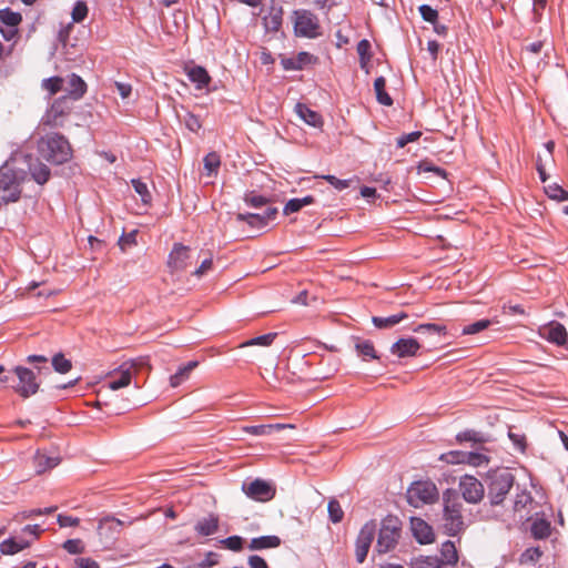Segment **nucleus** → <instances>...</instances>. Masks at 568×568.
Wrapping results in <instances>:
<instances>
[{
    "instance_id": "nucleus-13",
    "label": "nucleus",
    "mask_w": 568,
    "mask_h": 568,
    "mask_svg": "<svg viewBox=\"0 0 568 568\" xmlns=\"http://www.w3.org/2000/svg\"><path fill=\"white\" fill-rule=\"evenodd\" d=\"M122 526L123 523L120 519L105 516L99 520L98 534L106 545H112L118 539Z\"/></svg>"
},
{
    "instance_id": "nucleus-25",
    "label": "nucleus",
    "mask_w": 568,
    "mask_h": 568,
    "mask_svg": "<svg viewBox=\"0 0 568 568\" xmlns=\"http://www.w3.org/2000/svg\"><path fill=\"white\" fill-rule=\"evenodd\" d=\"M220 519L215 514H209V516L201 518L196 521L194 530L200 536H211L219 529Z\"/></svg>"
},
{
    "instance_id": "nucleus-48",
    "label": "nucleus",
    "mask_w": 568,
    "mask_h": 568,
    "mask_svg": "<svg viewBox=\"0 0 568 568\" xmlns=\"http://www.w3.org/2000/svg\"><path fill=\"white\" fill-rule=\"evenodd\" d=\"M62 85H63V79L58 75L47 78L42 81V88L45 89L50 95H54L59 91H61Z\"/></svg>"
},
{
    "instance_id": "nucleus-10",
    "label": "nucleus",
    "mask_w": 568,
    "mask_h": 568,
    "mask_svg": "<svg viewBox=\"0 0 568 568\" xmlns=\"http://www.w3.org/2000/svg\"><path fill=\"white\" fill-rule=\"evenodd\" d=\"M73 100L67 94L57 98L43 116V123L55 128L62 124V118L70 113Z\"/></svg>"
},
{
    "instance_id": "nucleus-31",
    "label": "nucleus",
    "mask_w": 568,
    "mask_h": 568,
    "mask_svg": "<svg viewBox=\"0 0 568 568\" xmlns=\"http://www.w3.org/2000/svg\"><path fill=\"white\" fill-rule=\"evenodd\" d=\"M407 317V313L399 312L389 316H373L372 322L376 328L385 329L395 326Z\"/></svg>"
},
{
    "instance_id": "nucleus-58",
    "label": "nucleus",
    "mask_w": 568,
    "mask_h": 568,
    "mask_svg": "<svg viewBox=\"0 0 568 568\" xmlns=\"http://www.w3.org/2000/svg\"><path fill=\"white\" fill-rule=\"evenodd\" d=\"M420 136H422L420 131H413L410 133L402 134L396 140V146L398 149H402V148L406 146L408 143L417 141Z\"/></svg>"
},
{
    "instance_id": "nucleus-61",
    "label": "nucleus",
    "mask_w": 568,
    "mask_h": 568,
    "mask_svg": "<svg viewBox=\"0 0 568 568\" xmlns=\"http://www.w3.org/2000/svg\"><path fill=\"white\" fill-rule=\"evenodd\" d=\"M136 234L138 231H131L129 233H123L119 240V245L122 251L125 250V245H135L136 244Z\"/></svg>"
},
{
    "instance_id": "nucleus-36",
    "label": "nucleus",
    "mask_w": 568,
    "mask_h": 568,
    "mask_svg": "<svg viewBox=\"0 0 568 568\" xmlns=\"http://www.w3.org/2000/svg\"><path fill=\"white\" fill-rule=\"evenodd\" d=\"M244 202L251 207H262L268 204L270 199L265 195L258 194L256 191H248L244 194Z\"/></svg>"
},
{
    "instance_id": "nucleus-60",
    "label": "nucleus",
    "mask_w": 568,
    "mask_h": 568,
    "mask_svg": "<svg viewBox=\"0 0 568 568\" xmlns=\"http://www.w3.org/2000/svg\"><path fill=\"white\" fill-rule=\"evenodd\" d=\"M534 21L539 22L542 18L544 10L547 6V0H531Z\"/></svg>"
},
{
    "instance_id": "nucleus-37",
    "label": "nucleus",
    "mask_w": 568,
    "mask_h": 568,
    "mask_svg": "<svg viewBox=\"0 0 568 568\" xmlns=\"http://www.w3.org/2000/svg\"><path fill=\"white\" fill-rule=\"evenodd\" d=\"M203 165L207 175L216 174L221 165L220 155L216 152L207 153L203 159Z\"/></svg>"
},
{
    "instance_id": "nucleus-47",
    "label": "nucleus",
    "mask_w": 568,
    "mask_h": 568,
    "mask_svg": "<svg viewBox=\"0 0 568 568\" xmlns=\"http://www.w3.org/2000/svg\"><path fill=\"white\" fill-rule=\"evenodd\" d=\"M491 322L487 318L476 321L471 324L465 325L462 329V335H474L490 326Z\"/></svg>"
},
{
    "instance_id": "nucleus-29",
    "label": "nucleus",
    "mask_w": 568,
    "mask_h": 568,
    "mask_svg": "<svg viewBox=\"0 0 568 568\" xmlns=\"http://www.w3.org/2000/svg\"><path fill=\"white\" fill-rule=\"evenodd\" d=\"M189 80L195 84L196 89L202 90L211 83V77L207 70L202 65H194L186 72Z\"/></svg>"
},
{
    "instance_id": "nucleus-24",
    "label": "nucleus",
    "mask_w": 568,
    "mask_h": 568,
    "mask_svg": "<svg viewBox=\"0 0 568 568\" xmlns=\"http://www.w3.org/2000/svg\"><path fill=\"white\" fill-rule=\"evenodd\" d=\"M28 169L32 180L40 185L45 184L51 176L50 169L44 163L40 162L38 159L33 160L31 156L28 164Z\"/></svg>"
},
{
    "instance_id": "nucleus-33",
    "label": "nucleus",
    "mask_w": 568,
    "mask_h": 568,
    "mask_svg": "<svg viewBox=\"0 0 568 568\" xmlns=\"http://www.w3.org/2000/svg\"><path fill=\"white\" fill-rule=\"evenodd\" d=\"M531 535L535 539H546L551 532L550 523L547 519H536L530 527Z\"/></svg>"
},
{
    "instance_id": "nucleus-5",
    "label": "nucleus",
    "mask_w": 568,
    "mask_h": 568,
    "mask_svg": "<svg viewBox=\"0 0 568 568\" xmlns=\"http://www.w3.org/2000/svg\"><path fill=\"white\" fill-rule=\"evenodd\" d=\"M24 172L17 171L13 168L3 165L0 168V191L1 202L4 204L14 203L21 197V183L24 180Z\"/></svg>"
},
{
    "instance_id": "nucleus-9",
    "label": "nucleus",
    "mask_w": 568,
    "mask_h": 568,
    "mask_svg": "<svg viewBox=\"0 0 568 568\" xmlns=\"http://www.w3.org/2000/svg\"><path fill=\"white\" fill-rule=\"evenodd\" d=\"M192 250L182 243H174L168 255L166 266L171 274L181 273L192 264Z\"/></svg>"
},
{
    "instance_id": "nucleus-6",
    "label": "nucleus",
    "mask_w": 568,
    "mask_h": 568,
    "mask_svg": "<svg viewBox=\"0 0 568 568\" xmlns=\"http://www.w3.org/2000/svg\"><path fill=\"white\" fill-rule=\"evenodd\" d=\"M294 34L300 38L316 39L321 32V22L315 13L307 9H296L292 12Z\"/></svg>"
},
{
    "instance_id": "nucleus-55",
    "label": "nucleus",
    "mask_w": 568,
    "mask_h": 568,
    "mask_svg": "<svg viewBox=\"0 0 568 568\" xmlns=\"http://www.w3.org/2000/svg\"><path fill=\"white\" fill-rule=\"evenodd\" d=\"M418 11L426 22L436 23L438 20V11L429 4L419 6Z\"/></svg>"
},
{
    "instance_id": "nucleus-38",
    "label": "nucleus",
    "mask_w": 568,
    "mask_h": 568,
    "mask_svg": "<svg viewBox=\"0 0 568 568\" xmlns=\"http://www.w3.org/2000/svg\"><path fill=\"white\" fill-rule=\"evenodd\" d=\"M545 193L551 200H555L558 202L568 201V192L566 190H564L562 186H560L557 183H551V184L545 186Z\"/></svg>"
},
{
    "instance_id": "nucleus-49",
    "label": "nucleus",
    "mask_w": 568,
    "mask_h": 568,
    "mask_svg": "<svg viewBox=\"0 0 568 568\" xmlns=\"http://www.w3.org/2000/svg\"><path fill=\"white\" fill-rule=\"evenodd\" d=\"M417 568H445L438 556H422L416 561Z\"/></svg>"
},
{
    "instance_id": "nucleus-15",
    "label": "nucleus",
    "mask_w": 568,
    "mask_h": 568,
    "mask_svg": "<svg viewBox=\"0 0 568 568\" xmlns=\"http://www.w3.org/2000/svg\"><path fill=\"white\" fill-rule=\"evenodd\" d=\"M278 214V210L275 206H267L266 210L260 213H239L237 221L246 222L251 227L262 229L265 227L270 222L274 221Z\"/></svg>"
},
{
    "instance_id": "nucleus-54",
    "label": "nucleus",
    "mask_w": 568,
    "mask_h": 568,
    "mask_svg": "<svg viewBox=\"0 0 568 568\" xmlns=\"http://www.w3.org/2000/svg\"><path fill=\"white\" fill-rule=\"evenodd\" d=\"M88 16V6L84 1L79 0L74 3L72 9V20L74 22H82Z\"/></svg>"
},
{
    "instance_id": "nucleus-45",
    "label": "nucleus",
    "mask_w": 568,
    "mask_h": 568,
    "mask_svg": "<svg viewBox=\"0 0 568 568\" xmlns=\"http://www.w3.org/2000/svg\"><path fill=\"white\" fill-rule=\"evenodd\" d=\"M276 336H277V333H267L264 335L253 337V338L244 342L241 346L242 347H245V346H270V345H272V343L274 342Z\"/></svg>"
},
{
    "instance_id": "nucleus-46",
    "label": "nucleus",
    "mask_w": 568,
    "mask_h": 568,
    "mask_svg": "<svg viewBox=\"0 0 568 568\" xmlns=\"http://www.w3.org/2000/svg\"><path fill=\"white\" fill-rule=\"evenodd\" d=\"M220 544L229 550L239 552L243 550L244 538L239 535H233L220 540Z\"/></svg>"
},
{
    "instance_id": "nucleus-17",
    "label": "nucleus",
    "mask_w": 568,
    "mask_h": 568,
    "mask_svg": "<svg viewBox=\"0 0 568 568\" xmlns=\"http://www.w3.org/2000/svg\"><path fill=\"white\" fill-rule=\"evenodd\" d=\"M135 366L134 362H124L119 366V368L114 369L109 377V387L112 390H118L120 388L126 387L130 385L132 379V369Z\"/></svg>"
},
{
    "instance_id": "nucleus-2",
    "label": "nucleus",
    "mask_w": 568,
    "mask_h": 568,
    "mask_svg": "<svg viewBox=\"0 0 568 568\" xmlns=\"http://www.w3.org/2000/svg\"><path fill=\"white\" fill-rule=\"evenodd\" d=\"M514 483L515 476L507 469L489 471L487 475V497L490 505H501Z\"/></svg>"
},
{
    "instance_id": "nucleus-23",
    "label": "nucleus",
    "mask_w": 568,
    "mask_h": 568,
    "mask_svg": "<svg viewBox=\"0 0 568 568\" xmlns=\"http://www.w3.org/2000/svg\"><path fill=\"white\" fill-rule=\"evenodd\" d=\"M32 544V540L26 538H7L0 542V552L2 555L12 556L27 548Z\"/></svg>"
},
{
    "instance_id": "nucleus-27",
    "label": "nucleus",
    "mask_w": 568,
    "mask_h": 568,
    "mask_svg": "<svg viewBox=\"0 0 568 568\" xmlns=\"http://www.w3.org/2000/svg\"><path fill=\"white\" fill-rule=\"evenodd\" d=\"M87 89V83L80 75L75 73L69 75L67 95L73 101L80 100L85 94Z\"/></svg>"
},
{
    "instance_id": "nucleus-34",
    "label": "nucleus",
    "mask_w": 568,
    "mask_h": 568,
    "mask_svg": "<svg viewBox=\"0 0 568 568\" xmlns=\"http://www.w3.org/2000/svg\"><path fill=\"white\" fill-rule=\"evenodd\" d=\"M356 51L359 57L361 68L365 69L372 58L371 42L367 39H362L356 45Z\"/></svg>"
},
{
    "instance_id": "nucleus-43",
    "label": "nucleus",
    "mask_w": 568,
    "mask_h": 568,
    "mask_svg": "<svg viewBox=\"0 0 568 568\" xmlns=\"http://www.w3.org/2000/svg\"><path fill=\"white\" fill-rule=\"evenodd\" d=\"M415 333H429V334H438L446 335L447 327L445 325L435 324V323H423L413 328Z\"/></svg>"
},
{
    "instance_id": "nucleus-50",
    "label": "nucleus",
    "mask_w": 568,
    "mask_h": 568,
    "mask_svg": "<svg viewBox=\"0 0 568 568\" xmlns=\"http://www.w3.org/2000/svg\"><path fill=\"white\" fill-rule=\"evenodd\" d=\"M329 520L334 524L339 523L344 517V511L336 499H331L327 506Z\"/></svg>"
},
{
    "instance_id": "nucleus-41",
    "label": "nucleus",
    "mask_w": 568,
    "mask_h": 568,
    "mask_svg": "<svg viewBox=\"0 0 568 568\" xmlns=\"http://www.w3.org/2000/svg\"><path fill=\"white\" fill-rule=\"evenodd\" d=\"M131 184L134 191L141 196V201L143 204L149 205L152 202V195L149 191L146 183H144L140 179H133Z\"/></svg>"
},
{
    "instance_id": "nucleus-32",
    "label": "nucleus",
    "mask_w": 568,
    "mask_h": 568,
    "mask_svg": "<svg viewBox=\"0 0 568 568\" xmlns=\"http://www.w3.org/2000/svg\"><path fill=\"white\" fill-rule=\"evenodd\" d=\"M374 90L378 103L385 106H390L393 104L392 97L386 92V79L384 77L381 75L375 79Z\"/></svg>"
},
{
    "instance_id": "nucleus-39",
    "label": "nucleus",
    "mask_w": 568,
    "mask_h": 568,
    "mask_svg": "<svg viewBox=\"0 0 568 568\" xmlns=\"http://www.w3.org/2000/svg\"><path fill=\"white\" fill-rule=\"evenodd\" d=\"M52 367L60 374H67L72 368V363L62 353H57L52 357Z\"/></svg>"
},
{
    "instance_id": "nucleus-59",
    "label": "nucleus",
    "mask_w": 568,
    "mask_h": 568,
    "mask_svg": "<svg viewBox=\"0 0 568 568\" xmlns=\"http://www.w3.org/2000/svg\"><path fill=\"white\" fill-rule=\"evenodd\" d=\"M41 516V511L38 508L29 509V510H21L14 514L13 520L16 523H22L27 519Z\"/></svg>"
},
{
    "instance_id": "nucleus-51",
    "label": "nucleus",
    "mask_w": 568,
    "mask_h": 568,
    "mask_svg": "<svg viewBox=\"0 0 568 568\" xmlns=\"http://www.w3.org/2000/svg\"><path fill=\"white\" fill-rule=\"evenodd\" d=\"M182 121L191 132L196 133L202 128V122L200 118L190 111H186L184 113Z\"/></svg>"
},
{
    "instance_id": "nucleus-1",
    "label": "nucleus",
    "mask_w": 568,
    "mask_h": 568,
    "mask_svg": "<svg viewBox=\"0 0 568 568\" xmlns=\"http://www.w3.org/2000/svg\"><path fill=\"white\" fill-rule=\"evenodd\" d=\"M38 153L50 164L60 165L72 158V148L62 134L53 132L40 138Z\"/></svg>"
},
{
    "instance_id": "nucleus-57",
    "label": "nucleus",
    "mask_w": 568,
    "mask_h": 568,
    "mask_svg": "<svg viewBox=\"0 0 568 568\" xmlns=\"http://www.w3.org/2000/svg\"><path fill=\"white\" fill-rule=\"evenodd\" d=\"M321 178L324 179L334 189H336L338 191H343V190L347 189L351 184V180H342L332 174H325V175H322Z\"/></svg>"
},
{
    "instance_id": "nucleus-40",
    "label": "nucleus",
    "mask_w": 568,
    "mask_h": 568,
    "mask_svg": "<svg viewBox=\"0 0 568 568\" xmlns=\"http://www.w3.org/2000/svg\"><path fill=\"white\" fill-rule=\"evenodd\" d=\"M21 20L19 12L11 11L9 8L0 10V21L10 28H17Z\"/></svg>"
},
{
    "instance_id": "nucleus-42",
    "label": "nucleus",
    "mask_w": 568,
    "mask_h": 568,
    "mask_svg": "<svg viewBox=\"0 0 568 568\" xmlns=\"http://www.w3.org/2000/svg\"><path fill=\"white\" fill-rule=\"evenodd\" d=\"M274 428H282V425H271V424H262V425H252L244 426L242 430L253 436H264L270 434Z\"/></svg>"
},
{
    "instance_id": "nucleus-19",
    "label": "nucleus",
    "mask_w": 568,
    "mask_h": 568,
    "mask_svg": "<svg viewBox=\"0 0 568 568\" xmlns=\"http://www.w3.org/2000/svg\"><path fill=\"white\" fill-rule=\"evenodd\" d=\"M317 60L312 53L301 51L296 57H283L281 65L285 71H297L304 69L306 65L315 63Z\"/></svg>"
},
{
    "instance_id": "nucleus-21",
    "label": "nucleus",
    "mask_w": 568,
    "mask_h": 568,
    "mask_svg": "<svg viewBox=\"0 0 568 568\" xmlns=\"http://www.w3.org/2000/svg\"><path fill=\"white\" fill-rule=\"evenodd\" d=\"M296 114L308 125L322 129L324 120L321 113L310 109L305 103L298 102L295 105Z\"/></svg>"
},
{
    "instance_id": "nucleus-35",
    "label": "nucleus",
    "mask_w": 568,
    "mask_h": 568,
    "mask_svg": "<svg viewBox=\"0 0 568 568\" xmlns=\"http://www.w3.org/2000/svg\"><path fill=\"white\" fill-rule=\"evenodd\" d=\"M467 452L450 450L439 456V460L450 465L466 464Z\"/></svg>"
},
{
    "instance_id": "nucleus-56",
    "label": "nucleus",
    "mask_w": 568,
    "mask_h": 568,
    "mask_svg": "<svg viewBox=\"0 0 568 568\" xmlns=\"http://www.w3.org/2000/svg\"><path fill=\"white\" fill-rule=\"evenodd\" d=\"M457 443H465V442H474V443H480L483 442V438L480 434L473 429H466L464 432H459L456 435Z\"/></svg>"
},
{
    "instance_id": "nucleus-11",
    "label": "nucleus",
    "mask_w": 568,
    "mask_h": 568,
    "mask_svg": "<svg viewBox=\"0 0 568 568\" xmlns=\"http://www.w3.org/2000/svg\"><path fill=\"white\" fill-rule=\"evenodd\" d=\"M377 525L375 520L367 521L359 530L355 540V556L358 564H363L375 538Z\"/></svg>"
},
{
    "instance_id": "nucleus-4",
    "label": "nucleus",
    "mask_w": 568,
    "mask_h": 568,
    "mask_svg": "<svg viewBox=\"0 0 568 568\" xmlns=\"http://www.w3.org/2000/svg\"><path fill=\"white\" fill-rule=\"evenodd\" d=\"M402 534V523L395 516H386L381 521L375 550L378 554H386L393 550Z\"/></svg>"
},
{
    "instance_id": "nucleus-30",
    "label": "nucleus",
    "mask_w": 568,
    "mask_h": 568,
    "mask_svg": "<svg viewBox=\"0 0 568 568\" xmlns=\"http://www.w3.org/2000/svg\"><path fill=\"white\" fill-rule=\"evenodd\" d=\"M438 557L443 561V567L447 568L448 566H456L458 562V552L455 544L450 540L443 542L440 547V556Z\"/></svg>"
},
{
    "instance_id": "nucleus-20",
    "label": "nucleus",
    "mask_w": 568,
    "mask_h": 568,
    "mask_svg": "<svg viewBox=\"0 0 568 568\" xmlns=\"http://www.w3.org/2000/svg\"><path fill=\"white\" fill-rule=\"evenodd\" d=\"M412 531L420 545L432 544L435 540L433 527L422 518H412Z\"/></svg>"
},
{
    "instance_id": "nucleus-53",
    "label": "nucleus",
    "mask_w": 568,
    "mask_h": 568,
    "mask_svg": "<svg viewBox=\"0 0 568 568\" xmlns=\"http://www.w3.org/2000/svg\"><path fill=\"white\" fill-rule=\"evenodd\" d=\"M62 548L71 555L84 552V545L81 539H68L62 544Z\"/></svg>"
},
{
    "instance_id": "nucleus-52",
    "label": "nucleus",
    "mask_w": 568,
    "mask_h": 568,
    "mask_svg": "<svg viewBox=\"0 0 568 568\" xmlns=\"http://www.w3.org/2000/svg\"><path fill=\"white\" fill-rule=\"evenodd\" d=\"M489 463L488 456L478 452H467L466 464L480 467L483 465H487Z\"/></svg>"
},
{
    "instance_id": "nucleus-44",
    "label": "nucleus",
    "mask_w": 568,
    "mask_h": 568,
    "mask_svg": "<svg viewBox=\"0 0 568 568\" xmlns=\"http://www.w3.org/2000/svg\"><path fill=\"white\" fill-rule=\"evenodd\" d=\"M542 557V550L539 547H529L525 549L519 558L520 564L535 565Z\"/></svg>"
},
{
    "instance_id": "nucleus-14",
    "label": "nucleus",
    "mask_w": 568,
    "mask_h": 568,
    "mask_svg": "<svg viewBox=\"0 0 568 568\" xmlns=\"http://www.w3.org/2000/svg\"><path fill=\"white\" fill-rule=\"evenodd\" d=\"M539 334L544 339L557 346H564L568 342L566 327L557 321H550L544 325L540 328Z\"/></svg>"
},
{
    "instance_id": "nucleus-64",
    "label": "nucleus",
    "mask_w": 568,
    "mask_h": 568,
    "mask_svg": "<svg viewBox=\"0 0 568 568\" xmlns=\"http://www.w3.org/2000/svg\"><path fill=\"white\" fill-rule=\"evenodd\" d=\"M74 568H100V565L91 558H77L74 560Z\"/></svg>"
},
{
    "instance_id": "nucleus-12",
    "label": "nucleus",
    "mask_w": 568,
    "mask_h": 568,
    "mask_svg": "<svg viewBox=\"0 0 568 568\" xmlns=\"http://www.w3.org/2000/svg\"><path fill=\"white\" fill-rule=\"evenodd\" d=\"M459 489L463 498L469 504L480 503L485 495L484 485L471 475L460 477Z\"/></svg>"
},
{
    "instance_id": "nucleus-26",
    "label": "nucleus",
    "mask_w": 568,
    "mask_h": 568,
    "mask_svg": "<svg viewBox=\"0 0 568 568\" xmlns=\"http://www.w3.org/2000/svg\"><path fill=\"white\" fill-rule=\"evenodd\" d=\"M282 540L276 535L254 537L250 540L247 548L252 551L277 548Z\"/></svg>"
},
{
    "instance_id": "nucleus-18",
    "label": "nucleus",
    "mask_w": 568,
    "mask_h": 568,
    "mask_svg": "<svg viewBox=\"0 0 568 568\" xmlns=\"http://www.w3.org/2000/svg\"><path fill=\"white\" fill-rule=\"evenodd\" d=\"M419 349L420 344L414 337L399 338L390 346V353L398 358L416 356Z\"/></svg>"
},
{
    "instance_id": "nucleus-63",
    "label": "nucleus",
    "mask_w": 568,
    "mask_h": 568,
    "mask_svg": "<svg viewBox=\"0 0 568 568\" xmlns=\"http://www.w3.org/2000/svg\"><path fill=\"white\" fill-rule=\"evenodd\" d=\"M250 568H270L266 560L258 555H251L247 558Z\"/></svg>"
},
{
    "instance_id": "nucleus-22",
    "label": "nucleus",
    "mask_w": 568,
    "mask_h": 568,
    "mask_svg": "<svg viewBox=\"0 0 568 568\" xmlns=\"http://www.w3.org/2000/svg\"><path fill=\"white\" fill-rule=\"evenodd\" d=\"M283 8L280 6H272L266 16L263 17L262 22L267 32L280 31L283 23Z\"/></svg>"
},
{
    "instance_id": "nucleus-16",
    "label": "nucleus",
    "mask_w": 568,
    "mask_h": 568,
    "mask_svg": "<svg viewBox=\"0 0 568 568\" xmlns=\"http://www.w3.org/2000/svg\"><path fill=\"white\" fill-rule=\"evenodd\" d=\"M242 489L247 497L258 501H267L274 496V489L272 486L265 480L258 478L250 484L244 483Z\"/></svg>"
},
{
    "instance_id": "nucleus-7",
    "label": "nucleus",
    "mask_w": 568,
    "mask_h": 568,
    "mask_svg": "<svg viewBox=\"0 0 568 568\" xmlns=\"http://www.w3.org/2000/svg\"><path fill=\"white\" fill-rule=\"evenodd\" d=\"M438 497V489L429 479L413 481L406 491L407 503L415 508L434 504Z\"/></svg>"
},
{
    "instance_id": "nucleus-28",
    "label": "nucleus",
    "mask_w": 568,
    "mask_h": 568,
    "mask_svg": "<svg viewBox=\"0 0 568 568\" xmlns=\"http://www.w3.org/2000/svg\"><path fill=\"white\" fill-rule=\"evenodd\" d=\"M355 351L358 357L363 361L368 362L373 359H379V356L375 349L374 343L371 339H363L355 337Z\"/></svg>"
},
{
    "instance_id": "nucleus-8",
    "label": "nucleus",
    "mask_w": 568,
    "mask_h": 568,
    "mask_svg": "<svg viewBox=\"0 0 568 568\" xmlns=\"http://www.w3.org/2000/svg\"><path fill=\"white\" fill-rule=\"evenodd\" d=\"M13 373L16 382L12 388L17 394L23 398H28L38 392L39 383L31 369L23 366H16Z\"/></svg>"
},
{
    "instance_id": "nucleus-62",
    "label": "nucleus",
    "mask_w": 568,
    "mask_h": 568,
    "mask_svg": "<svg viewBox=\"0 0 568 568\" xmlns=\"http://www.w3.org/2000/svg\"><path fill=\"white\" fill-rule=\"evenodd\" d=\"M303 207L301 205V202H300V197H294V199H291L286 202L284 209H283V213L285 215H290L292 213H295V212H298L301 211Z\"/></svg>"
},
{
    "instance_id": "nucleus-3",
    "label": "nucleus",
    "mask_w": 568,
    "mask_h": 568,
    "mask_svg": "<svg viewBox=\"0 0 568 568\" xmlns=\"http://www.w3.org/2000/svg\"><path fill=\"white\" fill-rule=\"evenodd\" d=\"M444 529L448 536H457L464 530V520L462 516L463 504L456 493L446 490L444 493Z\"/></svg>"
}]
</instances>
